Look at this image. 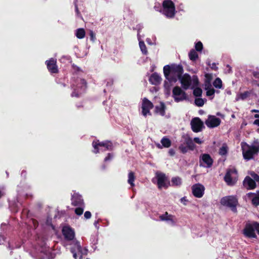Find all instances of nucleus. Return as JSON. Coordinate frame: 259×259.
Wrapping results in <instances>:
<instances>
[{"instance_id":"obj_4","label":"nucleus","mask_w":259,"mask_h":259,"mask_svg":"<svg viewBox=\"0 0 259 259\" xmlns=\"http://www.w3.org/2000/svg\"><path fill=\"white\" fill-rule=\"evenodd\" d=\"M163 14L168 18H173L175 15V6L171 0H164L162 3Z\"/></svg>"},{"instance_id":"obj_1","label":"nucleus","mask_w":259,"mask_h":259,"mask_svg":"<svg viewBox=\"0 0 259 259\" xmlns=\"http://www.w3.org/2000/svg\"><path fill=\"white\" fill-rule=\"evenodd\" d=\"M254 144L259 145L257 141L254 142ZM245 147L242 146V154L243 158L246 160H249L253 158L254 155L257 154L259 152V146L249 145L247 143H245Z\"/></svg>"},{"instance_id":"obj_63","label":"nucleus","mask_w":259,"mask_h":259,"mask_svg":"<svg viewBox=\"0 0 259 259\" xmlns=\"http://www.w3.org/2000/svg\"><path fill=\"white\" fill-rule=\"evenodd\" d=\"M105 168V165H103V169Z\"/></svg>"},{"instance_id":"obj_45","label":"nucleus","mask_w":259,"mask_h":259,"mask_svg":"<svg viewBox=\"0 0 259 259\" xmlns=\"http://www.w3.org/2000/svg\"><path fill=\"white\" fill-rule=\"evenodd\" d=\"M89 35H90V40L91 41H92L93 42H94L95 39H96V34L93 32V31L91 30L90 31Z\"/></svg>"},{"instance_id":"obj_26","label":"nucleus","mask_w":259,"mask_h":259,"mask_svg":"<svg viewBox=\"0 0 259 259\" xmlns=\"http://www.w3.org/2000/svg\"><path fill=\"white\" fill-rule=\"evenodd\" d=\"M160 142L162 146L165 148H169L171 145V141L165 136L161 139Z\"/></svg>"},{"instance_id":"obj_12","label":"nucleus","mask_w":259,"mask_h":259,"mask_svg":"<svg viewBox=\"0 0 259 259\" xmlns=\"http://www.w3.org/2000/svg\"><path fill=\"white\" fill-rule=\"evenodd\" d=\"M192 193L197 198H201L204 193L205 188L201 184L198 183L192 186Z\"/></svg>"},{"instance_id":"obj_24","label":"nucleus","mask_w":259,"mask_h":259,"mask_svg":"<svg viewBox=\"0 0 259 259\" xmlns=\"http://www.w3.org/2000/svg\"><path fill=\"white\" fill-rule=\"evenodd\" d=\"M163 73L165 78L170 81V76L172 75L171 65H167L163 67Z\"/></svg>"},{"instance_id":"obj_61","label":"nucleus","mask_w":259,"mask_h":259,"mask_svg":"<svg viewBox=\"0 0 259 259\" xmlns=\"http://www.w3.org/2000/svg\"><path fill=\"white\" fill-rule=\"evenodd\" d=\"M254 118H259V114H256L254 115Z\"/></svg>"},{"instance_id":"obj_41","label":"nucleus","mask_w":259,"mask_h":259,"mask_svg":"<svg viewBox=\"0 0 259 259\" xmlns=\"http://www.w3.org/2000/svg\"><path fill=\"white\" fill-rule=\"evenodd\" d=\"M191 82H192L193 86H197L199 84V79L196 75L193 76Z\"/></svg>"},{"instance_id":"obj_14","label":"nucleus","mask_w":259,"mask_h":259,"mask_svg":"<svg viewBox=\"0 0 259 259\" xmlns=\"http://www.w3.org/2000/svg\"><path fill=\"white\" fill-rule=\"evenodd\" d=\"M221 122V119L219 118L216 117L215 116L209 115L205 122L208 127L213 128L218 126Z\"/></svg>"},{"instance_id":"obj_19","label":"nucleus","mask_w":259,"mask_h":259,"mask_svg":"<svg viewBox=\"0 0 259 259\" xmlns=\"http://www.w3.org/2000/svg\"><path fill=\"white\" fill-rule=\"evenodd\" d=\"M62 233L64 238L67 240H72L74 238V232L69 227H64L62 229Z\"/></svg>"},{"instance_id":"obj_57","label":"nucleus","mask_w":259,"mask_h":259,"mask_svg":"<svg viewBox=\"0 0 259 259\" xmlns=\"http://www.w3.org/2000/svg\"><path fill=\"white\" fill-rule=\"evenodd\" d=\"M256 194H255V193H251V192L248 193L247 194L248 196V197H251V196H253V195H255V196H256Z\"/></svg>"},{"instance_id":"obj_47","label":"nucleus","mask_w":259,"mask_h":259,"mask_svg":"<svg viewBox=\"0 0 259 259\" xmlns=\"http://www.w3.org/2000/svg\"><path fill=\"white\" fill-rule=\"evenodd\" d=\"M251 176L253 178V180H254L255 182H259V176L257 174L254 172H252L251 174Z\"/></svg>"},{"instance_id":"obj_8","label":"nucleus","mask_w":259,"mask_h":259,"mask_svg":"<svg viewBox=\"0 0 259 259\" xmlns=\"http://www.w3.org/2000/svg\"><path fill=\"white\" fill-rule=\"evenodd\" d=\"M92 145L95 149L94 152L96 154L99 152V146L104 147V151L112 150L113 149V144L110 141H106L104 142H99V140L94 141L92 143Z\"/></svg>"},{"instance_id":"obj_59","label":"nucleus","mask_w":259,"mask_h":259,"mask_svg":"<svg viewBox=\"0 0 259 259\" xmlns=\"http://www.w3.org/2000/svg\"><path fill=\"white\" fill-rule=\"evenodd\" d=\"M227 67L229 68V72H231V66L229 65H227Z\"/></svg>"},{"instance_id":"obj_49","label":"nucleus","mask_w":259,"mask_h":259,"mask_svg":"<svg viewBox=\"0 0 259 259\" xmlns=\"http://www.w3.org/2000/svg\"><path fill=\"white\" fill-rule=\"evenodd\" d=\"M113 155L112 154L108 153L107 156L105 158L104 161L105 162L109 161V160H111L113 158Z\"/></svg>"},{"instance_id":"obj_16","label":"nucleus","mask_w":259,"mask_h":259,"mask_svg":"<svg viewBox=\"0 0 259 259\" xmlns=\"http://www.w3.org/2000/svg\"><path fill=\"white\" fill-rule=\"evenodd\" d=\"M56 63V60L53 58H51L49 60L46 61L47 68L51 73H57L58 72Z\"/></svg>"},{"instance_id":"obj_9","label":"nucleus","mask_w":259,"mask_h":259,"mask_svg":"<svg viewBox=\"0 0 259 259\" xmlns=\"http://www.w3.org/2000/svg\"><path fill=\"white\" fill-rule=\"evenodd\" d=\"M153 104L147 98H144L142 101V114L145 117L147 116V115L151 116L152 114L150 112V110L153 108Z\"/></svg>"},{"instance_id":"obj_60","label":"nucleus","mask_w":259,"mask_h":259,"mask_svg":"<svg viewBox=\"0 0 259 259\" xmlns=\"http://www.w3.org/2000/svg\"><path fill=\"white\" fill-rule=\"evenodd\" d=\"M4 195V193L0 191V199Z\"/></svg>"},{"instance_id":"obj_39","label":"nucleus","mask_w":259,"mask_h":259,"mask_svg":"<svg viewBox=\"0 0 259 259\" xmlns=\"http://www.w3.org/2000/svg\"><path fill=\"white\" fill-rule=\"evenodd\" d=\"M204 101L202 98H196L195 100V104L198 107H202L204 105Z\"/></svg>"},{"instance_id":"obj_56","label":"nucleus","mask_w":259,"mask_h":259,"mask_svg":"<svg viewBox=\"0 0 259 259\" xmlns=\"http://www.w3.org/2000/svg\"><path fill=\"white\" fill-rule=\"evenodd\" d=\"M76 106L78 109H79L80 108L83 107V106L82 104H80L79 105H76Z\"/></svg>"},{"instance_id":"obj_64","label":"nucleus","mask_w":259,"mask_h":259,"mask_svg":"<svg viewBox=\"0 0 259 259\" xmlns=\"http://www.w3.org/2000/svg\"><path fill=\"white\" fill-rule=\"evenodd\" d=\"M87 259H90V258H87Z\"/></svg>"},{"instance_id":"obj_20","label":"nucleus","mask_w":259,"mask_h":259,"mask_svg":"<svg viewBox=\"0 0 259 259\" xmlns=\"http://www.w3.org/2000/svg\"><path fill=\"white\" fill-rule=\"evenodd\" d=\"M160 221H169L172 226H175L176 224V220L175 217L173 215L169 214L167 212H165L164 214L159 216Z\"/></svg>"},{"instance_id":"obj_35","label":"nucleus","mask_w":259,"mask_h":259,"mask_svg":"<svg viewBox=\"0 0 259 259\" xmlns=\"http://www.w3.org/2000/svg\"><path fill=\"white\" fill-rule=\"evenodd\" d=\"M193 95L197 97H200L202 96V90L200 88L197 87L194 89Z\"/></svg>"},{"instance_id":"obj_10","label":"nucleus","mask_w":259,"mask_h":259,"mask_svg":"<svg viewBox=\"0 0 259 259\" xmlns=\"http://www.w3.org/2000/svg\"><path fill=\"white\" fill-rule=\"evenodd\" d=\"M191 129L194 133H199L205 128L203 122L199 117H194L190 122Z\"/></svg>"},{"instance_id":"obj_38","label":"nucleus","mask_w":259,"mask_h":259,"mask_svg":"<svg viewBox=\"0 0 259 259\" xmlns=\"http://www.w3.org/2000/svg\"><path fill=\"white\" fill-rule=\"evenodd\" d=\"M250 93L248 91H245L239 95L240 98L242 100H245L250 95Z\"/></svg>"},{"instance_id":"obj_46","label":"nucleus","mask_w":259,"mask_h":259,"mask_svg":"<svg viewBox=\"0 0 259 259\" xmlns=\"http://www.w3.org/2000/svg\"><path fill=\"white\" fill-rule=\"evenodd\" d=\"M72 67L73 69V70H74V71L76 72L82 71L80 67H78L77 65H76L74 63L72 64Z\"/></svg>"},{"instance_id":"obj_50","label":"nucleus","mask_w":259,"mask_h":259,"mask_svg":"<svg viewBox=\"0 0 259 259\" xmlns=\"http://www.w3.org/2000/svg\"><path fill=\"white\" fill-rule=\"evenodd\" d=\"M252 75L254 78L257 79L259 80V72L258 71H253L252 72Z\"/></svg>"},{"instance_id":"obj_15","label":"nucleus","mask_w":259,"mask_h":259,"mask_svg":"<svg viewBox=\"0 0 259 259\" xmlns=\"http://www.w3.org/2000/svg\"><path fill=\"white\" fill-rule=\"evenodd\" d=\"M184 89L187 90L191 84V78L189 74L186 73L179 78Z\"/></svg>"},{"instance_id":"obj_33","label":"nucleus","mask_w":259,"mask_h":259,"mask_svg":"<svg viewBox=\"0 0 259 259\" xmlns=\"http://www.w3.org/2000/svg\"><path fill=\"white\" fill-rule=\"evenodd\" d=\"M139 47L142 53L144 55H147L148 53L147 47L146 46V45L145 44V42L143 41H140L139 42Z\"/></svg>"},{"instance_id":"obj_21","label":"nucleus","mask_w":259,"mask_h":259,"mask_svg":"<svg viewBox=\"0 0 259 259\" xmlns=\"http://www.w3.org/2000/svg\"><path fill=\"white\" fill-rule=\"evenodd\" d=\"M149 82L153 85H158L161 83V78L156 72L152 73L149 77Z\"/></svg>"},{"instance_id":"obj_29","label":"nucleus","mask_w":259,"mask_h":259,"mask_svg":"<svg viewBox=\"0 0 259 259\" xmlns=\"http://www.w3.org/2000/svg\"><path fill=\"white\" fill-rule=\"evenodd\" d=\"M85 34V32L83 28H78L76 30L75 35L79 39L84 38Z\"/></svg>"},{"instance_id":"obj_48","label":"nucleus","mask_w":259,"mask_h":259,"mask_svg":"<svg viewBox=\"0 0 259 259\" xmlns=\"http://www.w3.org/2000/svg\"><path fill=\"white\" fill-rule=\"evenodd\" d=\"M92 214L91 212L89 211H86L84 212V217L86 219H89L91 218Z\"/></svg>"},{"instance_id":"obj_62","label":"nucleus","mask_w":259,"mask_h":259,"mask_svg":"<svg viewBox=\"0 0 259 259\" xmlns=\"http://www.w3.org/2000/svg\"><path fill=\"white\" fill-rule=\"evenodd\" d=\"M98 223V221H95V222H94V225H95V226H97V225Z\"/></svg>"},{"instance_id":"obj_7","label":"nucleus","mask_w":259,"mask_h":259,"mask_svg":"<svg viewBox=\"0 0 259 259\" xmlns=\"http://www.w3.org/2000/svg\"><path fill=\"white\" fill-rule=\"evenodd\" d=\"M172 75L170 76V82H176L183 73V67L181 65L171 64Z\"/></svg>"},{"instance_id":"obj_30","label":"nucleus","mask_w":259,"mask_h":259,"mask_svg":"<svg viewBox=\"0 0 259 259\" xmlns=\"http://www.w3.org/2000/svg\"><path fill=\"white\" fill-rule=\"evenodd\" d=\"M228 152V147L226 144H223L222 146L220 148L219 153L220 155H226Z\"/></svg>"},{"instance_id":"obj_52","label":"nucleus","mask_w":259,"mask_h":259,"mask_svg":"<svg viewBox=\"0 0 259 259\" xmlns=\"http://www.w3.org/2000/svg\"><path fill=\"white\" fill-rule=\"evenodd\" d=\"M176 153V152H175V150L173 149H170L169 150H168V154L170 156H174L175 155Z\"/></svg>"},{"instance_id":"obj_3","label":"nucleus","mask_w":259,"mask_h":259,"mask_svg":"<svg viewBox=\"0 0 259 259\" xmlns=\"http://www.w3.org/2000/svg\"><path fill=\"white\" fill-rule=\"evenodd\" d=\"M220 203L222 205L230 208L233 212L237 211V206L238 204V201L236 196L229 195L223 197L221 198Z\"/></svg>"},{"instance_id":"obj_44","label":"nucleus","mask_w":259,"mask_h":259,"mask_svg":"<svg viewBox=\"0 0 259 259\" xmlns=\"http://www.w3.org/2000/svg\"><path fill=\"white\" fill-rule=\"evenodd\" d=\"M206 90H207L206 91V96H211L214 94L215 90L213 88H206Z\"/></svg>"},{"instance_id":"obj_40","label":"nucleus","mask_w":259,"mask_h":259,"mask_svg":"<svg viewBox=\"0 0 259 259\" xmlns=\"http://www.w3.org/2000/svg\"><path fill=\"white\" fill-rule=\"evenodd\" d=\"M179 149L183 154L186 153L188 152V150H189L187 146H185L183 144H181L179 146Z\"/></svg>"},{"instance_id":"obj_42","label":"nucleus","mask_w":259,"mask_h":259,"mask_svg":"<svg viewBox=\"0 0 259 259\" xmlns=\"http://www.w3.org/2000/svg\"><path fill=\"white\" fill-rule=\"evenodd\" d=\"M83 212V208L79 206L75 209V213L78 215H81Z\"/></svg>"},{"instance_id":"obj_28","label":"nucleus","mask_w":259,"mask_h":259,"mask_svg":"<svg viewBox=\"0 0 259 259\" xmlns=\"http://www.w3.org/2000/svg\"><path fill=\"white\" fill-rule=\"evenodd\" d=\"M189 58L191 61H195L198 58V54L195 50L192 49L189 53Z\"/></svg>"},{"instance_id":"obj_54","label":"nucleus","mask_w":259,"mask_h":259,"mask_svg":"<svg viewBox=\"0 0 259 259\" xmlns=\"http://www.w3.org/2000/svg\"><path fill=\"white\" fill-rule=\"evenodd\" d=\"M253 124L255 125H257L259 126V119H255L253 121Z\"/></svg>"},{"instance_id":"obj_31","label":"nucleus","mask_w":259,"mask_h":259,"mask_svg":"<svg viewBox=\"0 0 259 259\" xmlns=\"http://www.w3.org/2000/svg\"><path fill=\"white\" fill-rule=\"evenodd\" d=\"M172 186H180L182 185V179L179 177H173L171 179Z\"/></svg>"},{"instance_id":"obj_18","label":"nucleus","mask_w":259,"mask_h":259,"mask_svg":"<svg viewBox=\"0 0 259 259\" xmlns=\"http://www.w3.org/2000/svg\"><path fill=\"white\" fill-rule=\"evenodd\" d=\"M243 185L247 190H253L256 187V184L254 180L249 176H246L243 182Z\"/></svg>"},{"instance_id":"obj_43","label":"nucleus","mask_w":259,"mask_h":259,"mask_svg":"<svg viewBox=\"0 0 259 259\" xmlns=\"http://www.w3.org/2000/svg\"><path fill=\"white\" fill-rule=\"evenodd\" d=\"M74 6H75V11L76 13V15L77 17L82 18V16L81 15L80 12L79 11L77 4L76 2H74Z\"/></svg>"},{"instance_id":"obj_22","label":"nucleus","mask_w":259,"mask_h":259,"mask_svg":"<svg viewBox=\"0 0 259 259\" xmlns=\"http://www.w3.org/2000/svg\"><path fill=\"white\" fill-rule=\"evenodd\" d=\"M166 107L163 102H160L159 106H156L155 107L154 113L163 116L165 115V110Z\"/></svg>"},{"instance_id":"obj_5","label":"nucleus","mask_w":259,"mask_h":259,"mask_svg":"<svg viewBox=\"0 0 259 259\" xmlns=\"http://www.w3.org/2000/svg\"><path fill=\"white\" fill-rule=\"evenodd\" d=\"M79 80V83L73 88V91L71 94L72 97L79 98L87 88V82L84 79L81 78Z\"/></svg>"},{"instance_id":"obj_25","label":"nucleus","mask_w":259,"mask_h":259,"mask_svg":"<svg viewBox=\"0 0 259 259\" xmlns=\"http://www.w3.org/2000/svg\"><path fill=\"white\" fill-rule=\"evenodd\" d=\"M135 180L136 177L135 173L132 171H130L128 174L127 182L132 187L135 186L134 181Z\"/></svg>"},{"instance_id":"obj_13","label":"nucleus","mask_w":259,"mask_h":259,"mask_svg":"<svg viewBox=\"0 0 259 259\" xmlns=\"http://www.w3.org/2000/svg\"><path fill=\"white\" fill-rule=\"evenodd\" d=\"M156 178L157 180V186L159 189L162 188H167L168 187L166 184L167 179L165 174L157 172L156 174Z\"/></svg>"},{"instance_id":"obj_27","label":"nucleus","mask_w":259,"mask_h":259,"mask_svg":"<svg viewBox=\"0 0 259 259\" xmlns=\"http://www.w3.org/2000/svg\"><path fill=\"white\" fill-rule=\"evenodd\" d=\"M185 143L187 145V147L189 148V150L193 151L195 148V145L193 143V141L191 138H188L185 141Z\"/></svg>"},{"instance_id":"obj_17","label":"nucleus","mask_w":259,"mask_h":259,"mask_svg":"<svg viewBox=\"0 0 259 259\" xmlns=\"http://www.w3.org/2000/svg\"><path fill=\"white\" fill-rule=\"evenodd\" d=\"M71 204L75 206H84L82 196L78 193H74L71 197Z\"/></svg>"},{"instance_id":"obj_23","label":"nucleus","mask_w":259,"mask_h":259,"mask_svg":"<svg viewBox=\"0 0 259 259\" xmlns=\"http://www.w3.org/2000/svg\"><path fill=\"white\" fill-rule=\"evenodd\" d=\"M74 247L78 252V254L80 255L79 259L82 258V255L88 254V250L86 248H82L79 242L76 241L74 244Z\"/></svg>"},{"instance_id":"obj_32","label":"nucleus","mask_w":259,"mask_h":259,"mask_svg":"<svg viewBox=\"0 0 259 259\" xmlns=\"http://www.w3.org/2000/svg\"><path fill=\"white\" fill-rule=\"evenodd\" d=\"M224 180L228 185H232L234 184L231 175L229 172H227L226 174L224 177Z\"/></svg>"},{"instance_id":"obj_58","label":"nucleus","mask_w":259,"mask_h":259,"mask_svg":"<svg viewBox=\"0 0 259 259\" xmlns=\"http://www.w3.org/2000/svg\"><path fill=\"white\" fill-rule=\"evenodd\" d=\"M251 111V112H252V113H253V112L257 113V112H259V110H257V109H252Z\"/></svg>"},{"instance_id":"obj_53","label":"nucleus","mask_w":259,"mask_h":259,"mask_svg":"<svg viewBox=\"0 0 259 259\" xmlns=\"http://www.w3.org/2000/svg\"><path fill=\"white\" fill-rule=\"evenodd\" d=\"M211 68L214 70H217L218 68L216 66V64L215 63H213L212 64V66H211Z\"/></svg>"},{"instance_id":"obj_34","label":"nucleus","mask_w":259,"mask_h":259,"mask_svg":"<svg viewBox=\"0 0 259 259\" xmlns=\"http://www.w3.org/2000/svg\"><path fill=\"white\" fill-rule=\"evenodd\" d=\"M213 85L215 88L221 89L222 87V80L218 77L213 82Z\"/></svg>"},{"instance_id":"obj_55","label":"nucleus","mask_w":259,"mask_h":259,"mask_svg":"<svg viewBox=\"0 0 259 259\" xmlns=\"http://www.w3.org/2000/svg\"><path fill=\"white\" fill-rule=\"evenodd\" d=\"M71 252L73 254V257L75 259H77V254L76 252H75L73 249H71Z\"/></svg>"},{"instance_id":"obj_2","label":"nucleus","mask_w":259,"mask_h":259,"mask_svg":"<svg viewBox=\"0 0 259 259\" xmlns=\"http://www.w3.org/2000/svg\"><path fill=\"white\" fill-rule=\"evenodd\" d=\"M255 231H256L259 235V223L256 221H252V222L246 223L242 232L244 236L247 238H256L257 236Z\"/></svg>"},{"instance_id":"obj_6","label":"nucleus","mask_w":259,"mask_h":259,"mask_svg":"<svg viewBox=\"0 0 259 259\" xmlns=\"http://www.w3.org/2000/svg\"><path fill=\"white\" fill-rule=\"evenodd\" d=\"M172 97L176 102H179L188 99L186 92L178 86L174 88L172 90Z\"/></svg>"},{"instance_id":"obj_37","label":"nucleus","mask_w":259,"mask_h":259,"mask_svg":"<svg viewBox=\"0 0 259 259\" xmlns=\"http://www.w3.org/2000/svg\"><path fill=\"white\" fill-rule=\"evenodd\" d=\"M195 51L201 52L203 50V44L201 41H198L195 45Z\"/></svg>"},{"instance_id":"obj_51","label":"nucleus","mask_w":259,"mask_h":259,"mask_svg":"<svg viewBox=\"0 0 259 259\" xmlns=\"http://www.w3.org/2000/svg\"><path fill=\"white\" fill-rule=\"evenodd\" d=\"M193 141L195 143L199 144H201L202 143V141L198 137L194 138L193 139Z\"/></svg>"},{"instance_id":"obj_36","label":"nucleus","mask_w":259,"mask_h":259,"mask_svg":"<svg viewBox=\"0 0 259 259\" xmlns=\"http://www.w3.org/2000/svg\"><path fill=\"white\" fill-rule=\"evenodd\" d=\"M251 201L252 203L255 206L259 205V191L256 192V196L252 199Z\"/></svg>"},{"instance_id":"obj_11","label":"nucleus","mask_w":259,"mask_h":259,"mask_svg":"<svg viewBox=\"0 0 259 259\" xmlns=\"http://www.w3.org/2000/svg\"><path fill=\"white\" fill-rule=\"evenodd\" d=\"M199 162L200 166L210 168L213 164V160L209 154L204 153L200 156Z\"/></svg>"}]
</instances>
